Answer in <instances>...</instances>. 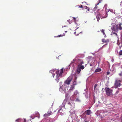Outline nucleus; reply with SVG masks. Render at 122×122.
I'll return each mask as SVG.
<instances>
[{"instance_id": "f257e3e1", "label": "nucleus", "mask_w": 122, "mask_h": 122, "mask_svg": "<svg viewBox=\"0 0 122 122\" xmlns=\"http://www.w3.org/2000/svg\"><path fill=\"white\" fill-rule=\"evenodd\" d=\"M122 25V24L120 23L118 24H115L112 26L111 27V29L112 30V33L116 35L117 36V32L118 30L122 29V27L121 26Z\"/></svg>"}, {"instance_id": "f03ea898", "label": "nucleus", "mask_w": 122, "mask_h": 122, "mask_svg": "<svg viewBox=\"0 0 122 122\" xmlns=\"http://www.w3.org/2000/svg\"><path fill=\"white\" fill-rule=\"evenodd\" d=\"M56 74V78L55 80L57 82H58L59 81L60 78L62 77V73L63 71V68L61 69L60 70V72L59 74V70H54Z\"/></svg>"}, {"instance_id": "7ed1b4c3", "label": "nucleus", "mask_w": 122, "mask_h": 122, "mask_svg": "<svg viewBox=\"0 0 122 122\" xmlns=\"http://www.w3.org/2000/svg\"><path fill=\"white\" fill-rule=\"evenodd\" d=\"M84 68V67L83 65H78L77 67V69L76 70V72L78 74H79L80 73V71H81V70L83 69Z\"/></svg>"}, {"instance_id": "20e7f679", "label": "nucleus", "mask_w": 122, "mask_h": 122, "mask_svg": "<svg viewBox=\"0 0 122 122\" xmlns=\"http://www.w3.org/2000/svg\"><path fill=\"white\" fill-rule=\"evenodd\" d=\"M66 86L65 85H63L61 86H60L59 88V90L62 93H66Z\"/></svg>"}, {"instance_id": "39448f33", "label": "nucleus", "mask_w": 122, "mask_h": 122, "mask_svg": "<svg viewBox=\"0 0 122 122\" xmlns=\"http://www.w3.org/2000/svg\"><path fill=\"white\" fill-rule=\"evenodd\" d=\"M121 81L120 80H116L115 83L114 87L115 88H117L121 86Z\"/></svg>"}, {"instance_id": "423d86ee", "label": "nucleus", "mask_w": 122, "mask_h": 122, "mask_svg": "<svg viewBox=\"0 0 122 122\" xmlns=\"http://www.w3.org/2000/svg\"><path fill=\"white\" fill-rule=\"evenodd\" d=\"M52 114V111L51 109L48 110L47 112L44 115V117L45 118H47L49 116Z\"/></svg>"}, {"instance_id": "0eeeda50", "label": "nucleus", "mask_w": 122, "mask_h": 122, "mask_svg": "<svg viewBox=\"0 0 122 122\" xmlns=\"http://www.w3.org/2000/svg\"><path fill=\"white\" fill-rule=\"evenodd\" d=\"M72 78L71 76L69 77L64 82V83L68 85L70 84V82L72 81Z\"/></svg>"}, {"instance_id": "6e6552de", "label": "nucleus", "mask_w": 122, "mask_h": 122, "mask_svg": "<svg viewBox=\"0 0 122 122\" xmlns=\"http://www.w3.org/2000/svg\"><path fill=\"white\" fill-rule=\"evenodd\" d=\"M112 90L109 88H107L106 89V94L108 96H110L112 92Z\"/></svg>"}, {"instance_id": "1a4fd4ad", "label": "nucleus", "mask_w": 122, "mask_h": 122, "mask_svg": "<svg viewBox=\"0 0 122 122\" xmlns=\"http://www.w3.org/2000/svg\"><path fill=\"white\" fill-rule=\"evenodd\" d=\"M78 57L77 56V60L76 61V62L78 64V65H82V64L84 63L82 60L78 58Z\"/></svg>"}, {"instance_id": "9d476101", "label": "nucleus", "mask_w": 122, "mask_h": 122, "mask_svg": "<svg viewBox=\"0 0 122 122\" xmlns=\"http://www.w3.org/2000/svg\"><path fill=\"white\" fill-rule=\"evenodd\" d=\"M95 14L96 15H97V16H96V18L97 19V21H98L100 19L101 16L100 15V14H99V13H98V14L97 13H96V12H95Z\"/></svg>"}, {"instance_id": "9b49d317", "label": "nucleus", "mask_w": 122, "mask_h": 122, "mask_svg": "<svg viewBox=\"0 0 122 122\" xmlns=\"http://www.w3.org/2000/svg\"><path fill=\"white\" fill-rule=\"evenodd\" d=\"M75 86L72 85L70 88L69 91L71 92L72 91L75 89Z\"/></svg>"}, {"instance_id": "f8f14e48", "label": "nucleus", "mask_w": 122, "mask_h": 122, "mask_svg": "<svg viewBox=\"0 0 122 122\" xmlns=\"http://www.w3.org/2000/svg\"><path fill=\"white\" fill-rule=\"evenodd\" d=\"M68 104L69 105H71V106L73 107H75V104L74 103H73V102H68Z\"/></svg>"}, {"instance_id": "ddd939ff", "label": "nucleus", "mask_w": 122, "mask_h": 122, "mask_svg": "<svg viewBox=\"0 0 122 122\" xmlns=\"http://www.w3.org/2000/svg\"><path fill=\"white\" fill-rule=\"evenodd\" d=\"M83 9H85L87 12V11H89L90 10V9L89 8L87 7L86 6H85L83 7Z\"/></svg>"}, {"instance_id": "4468645a", "label": "nucleus", "mask_w": 122, "mask_h": 122, "mask_svg": "<svg viewBox=\"0 0 122 122\" xmlns=\"http://www.w3.org/2000/svg\"><path fill=\"white\" fill-rule=\"evenodd\" d=\"M102 41L103 43H108L109 42V40L108 39L105 40L104 39H102Z\"/></svg>"}, {"instance_id": "2eb2a0df", "label": "nucleus", "mask_w": 122, "mask_h": 122, "mask_svg": "<svg viewBox=\"0 0 122 122\" xmlns=\"http://www.w3.org/2000/svg\"><path fill=\"white\" fill-rule=\"evenodd\" d=\"M77 56L76 57L75 59H73V61H71V63H75V61L76 62V61H77Z\"/></svg>"}, {"instance_id": "dca6fc26", "label": "nucleus", "mask_w": 122, "mask_h": 122, "mask_svg": "<svg viewBox=\"0 0 122 122\" xmlns=\"http://www.w3.org/2000/svg\"><path fill=\"white\" fill-rule=\"evenodd\" d=\"M101 71V69L100 68H98L96 69L95 71V72H97L100 71Z\"/></svg>"}, {"instance_id": "f3484780", "label": "nucleus", "mask_w": 122, "mask_h": 122, "mask_svg": "<svg viewBox=\"0 0 122 122\" xmlns=\"http://www.w3.org/2000/svg\"><path fill=\"white\" fill-rule=\"evenodd\" d=\"M91 113V110H88L87 111L86 114L87 115H89Z\"/></svg>"}, {"instance_id": "a211bd4d", "label": "nucleus", "mask_w": 122, "mask_h": 122, "mask_svg": "<svg viewBox=\"0 0 122 122\" xmlns=\"http://www.w3.org/2000/svg\"><path fill=\"white\" fill-rule=\"evenodd\" d=\"M104 31H105V30H104V29H102L101 30V32L103 34V35L104 36H105L104 37H105L106 36V35Z\"/></svg>"}, {"instance_id": "6ab92c4d", "label": "nucleus", "mask_w": 122, "mask_h": 122, "mask_svg": "<svg viewBox=\"0 0 122 122\" xmlns=\"http://www.w3.org/2000/svg\"><path fill=\"white\" fill-rule=\"evenodd\" d=\"M119 56L122 55V50H120L119 52L118 53Z\"/></svg>"}, {"instance_id": "aec40b11", "label": "nucleus", "mask_w": 122, "mask_h": 122, "mask_svg": "<svg viewBox=\"0 0 122 122\" xmlns=\"http://www.w3.org/2000/svg\"><path fill=\"white\" fill-rule=\"evenodd\" d=\"M65 36V34H63L62 35H59L57 36H55V37H56L57 38L58 37H62L63 36Z\"/></svg>"}, {"instance_id": "412c9836", "label": "nucleus", "mask_w": 122, "mask_h": 122, "mask_svg": "<svg viewBox=\"0 0 122 122\" xmlns=\"http://www.w3.org/2000/svg\"><path fill=\"white\" fill-rule=\"evenodd\" d=\"M78 93L77 91H75L74 92V95L76 96L78 94Z\"/></svg>"}, {"instance_id": "4be33fe9", "label": "nucleus", "mask_w": 122, "mask_h": 122, "mask_svg": "<svg viewBox=\"0 0 122 122\" xmlns=\"http://www.w3.org/2000/svg\"><path fill=\"white\" fill-rule=\"evenodd\" d=\"M76 85V80H75L73 83V85H74V86H75V85Z\"/></svg>"}, {"instance_id": "5701e85b", "label": "nucleus", "mask_w": 122, "mask_h": 122, "mask_svg": "<svg viewBox=\"0 0 122 122\" xmlns=\"http://www.w3.org/2000/svg\"><path fill=\"white\" fill-rule=\"evenodd\" d=\"M78 6V8H83V6L82 5H79L78 6Z\"/></svg>"}, {"instance_id": "b1692460", "label": "nucleus", "mask_w": 122, "mask_h": 122, "mask_svg": "<svg viewBox=\"0 0 122 122\" xmlns=\"http://www.w3.org/2000/svg\"><path fill=\"white\" fill-rule=\"evenodd\" d=\"M20 119H18L16 120V121L17 122H20Z\"/></svg>"}, {"instance_id": "393cba45", "label": "nucleus", "mask_w": 122, "mask_h": 122, "mask_svg": "<svg viewBox=\"0 0 122 122\" xmlns=\"http://www.w3.org/2000/svg\"><path fill=\"white\" fill-rule=\"evenodd\" d=\"M100 2H99V3H98L97 4H96V6H95V8H97V5H98L99 4V3H100Z\"/></svg>"}, {"instance_id": "a878e982", "label": "nucleus", "mask_w": 122, "mask_h": 122, "mask_svg": "<svg viewBox=\"0 0 122 122\" xmlns=\"http://www.w3.org/2000/svg\"><path fill=\"white\" fill-rule=\"evenodd\" d=\"M97 86V84H96L94 86V89H95V88H96V87Z\"/></svg>"}, {"instance_id": "bb28decb", "label": "nucleus", "mask_w": 122, "mask_h": 122, "mask_svg": "<svg viewBox=\"0 0 122 122\" xmlns=\"http://www.w3.org/2000/svg\"><path fill=\"white\" fill-rule=\"evenodd\" d=\"M76 32L74 33V34H75V35H76V36L78 35V33L77 34H76Z\"/></svg>"}, {"instance_id": "cd10ccee", "label": "nucleus", "mask_w": 122, "mask_h": 122, "mask_svg": "<svg viewBox=\"0 0 122 122\" xmlns=\"http://www.w3.org/2000/svg\"><path fill=\"white\" fill-rule=\"evenodd\" d=\"M67 21L68 23V24H70V20H67Z\"/></svg>"}, {"instance_id": "c85d7f7f", "label": "nucleus", "mask_w": 122, "mask_h": 122, "mask_svg": "<svg viewBox=\"0 0 122 122\" xmlns=\"http://www.w3.org/2000/svg\"><path fill=\"white\" fill-rule=\"evenodd\" d=\"M73 18L74 19V20L75 21V22H76V18H75L74 17H73Z\"/></svg>"}, {"instance_id": "c756f323", "label": "nucleus", "mask_w": 122, "mask_h": 122, "mask_svg": "<svg viewBox=\"0 0 122 122\" xmlns=\"http://www.w3.org/2000/svg\"><path fill=\"white\" fill-rule=\"evenodd\" d=\"M119 75L121 76H122V71L121 73H120L119 74Z\"/></svg>"}, {"instance_id": "7c9ffc66", "label": "nucleus", "mask_w": 122, "mask_h": 122, "mask_svg": "<svg viewBox=\"0 0 122 122\" xmlns=\"http://www.w3.org/2000/svg\"><path fill=\"white\" fill-rule=\"evenodd\" d=\"M122 47V45H121V46H119V48L120 49H121V48Z\"/></svg>"}, {"instance_id": "2f4dec72", "label": "nucleus", "mask_w": 122, "mask_h": 122, "mask_svg": "<svg viewBox=\"0 0 122 122\" xmlns=\"http://www.w3.org/2000/svg\"><path fill=\"white\" fill-rule=\"evenodd\" d=\"M107 75H108L110 74V73L109 72H107Z\"/></svg>"}, {"instance_id": "473e14b6", "label": "nucleus", "mask_w": 122, "mask_h": 122, "mask_svg": "<svg viewBox=\"0 0 122 122\" xmlns=\"http://www.w3.org/2000/svg\"><path fill=\"white\" fill-rule=\"evenodd\" d=\"M118 92H119L118 91H117L116 93V94H117L118 93Z\"/></svg>"}, {"instance_id": "72a5a7b5", "label": "nucleus", "mask_w": 122, "mask_h": 122, "mask_svg": "<svg viewBox=\"0 0 122 122\" xmlns=\"http://www.w3.org/2000/svg\"><path fill=\"white\" fill-rule=\"evenodd\" d=\"M100 111L102 112L103 111V110H99V111H98V112H100Z\"/></svg>"}, {"instance_id": "f704fd0d", "label": "nucleus", "mask_w": 122, "mask_h": 122, "mask_svg": "<svg viewBox=\"0 0 122 122\" xmlns=\"http://www.w3.org/2000/svg\"><path fill=\"white\" fill-rule=\"evenodd\" d=\"M77 78V77H76V76H75V79L76 80Z\"/></svg>"}, {"instance_id": "c9c22d12", "label": "nucleus", "mask_w": 122, "mask_h": 122, "mask_svg": "<svg viewBox=\"0 0 122 122\" xmlns=\"http://www.w3.org/2000/svg\"><path fill=\"white\" fill-rule=\"evenodd\" d=\"M26 121V120L25 119H24V122H25Z\"/></svg>"}, {"instance_id": "e433bc0d", "label": "nucleus", "mask_w": 122, "mask_h": 122, "mask_svg": "<svg viewBox=\"0 0 122 122\" xmlns=\"http://www.w3.org/2000/svg\"><path fill=\"white\" fill-rule=\"evenodd\" d=\"M92 66V64H90V66Z\"/></svg>"}, {"instance_id": "4c0bfd02", "label": "nucleus", "mask_w": 122, "mask_h": 122, "mask_svg": "<svg viewBox=\"0 0 122 122\" xmlns=\"http://www.w3.org/2000/svg\"><path fill=\"white\" fill-rule=\"evenodd\" d=\"M121 122H122V117L121 118Z\"/></svg>"}, {"instance_id": "58836bf2", "label": "nucleus", "mask_w": 122, "mask_h": 122, "mask_svg": "<svg viewBox=\"0 0 122 122\" xmlns=\"http://www.w3.org/2000/svg\"><path fill=\"white\" fill-rule=\"evenodd\" d=\"M108 10V11H109H109H110V9H109Z\"/></svg>"}, {"instance_id": "ea45409f", "label": "nucleus", "mask_w": 122, "mask_h": 122, "mask_svg": "<svg viewBox=\"0 0 122 122\" xmlns=\"http://www.w3.org/2000/svg\"><path fill=\"white\" fill-rule=\"evenodd\" d=\"M53 77H54V74L53 75Z\"/></svg>"}, {"instance_id": "a19ab883", "label": "nucleus", "mask_w": 122, "mask_h": 122, "mask_svg": "<svg viewBox=\"0 0 122 122\" xmlns=\"http://www.w3.org/2000/svg\"><path fill=\"white\" fill-rule=\"evenodd\" d=\"M65 32H67V31H65Z\"/></svg>"}, {"instance_id": "79ce46f5", "label": "nucleus", "mask_w": 122, "mask_h": 122, "mask_svg": "<svg viewBox=\"0 0 122 122\" xmlns=\"http://www.w3.org/2000/svg\"><path fill=\"white\" fill-rule=\"evenodd\" d=\"M60 111V110L58 111V112H59Z\"/></svg>"}, {"instance_id": "37998d69", "label": "nucleus", "mask_w": 122, "mask_h": 122, "mask_svg": "<svg viewBox=\"0 0 122 122\" xmlns=\"http://www.w3.org/2000/svg\"><path fill=\"white\" fill-rule=\"evenodd\" d=\"M77 99H76V100H77Z\"/></svg>"}]
</instances>
